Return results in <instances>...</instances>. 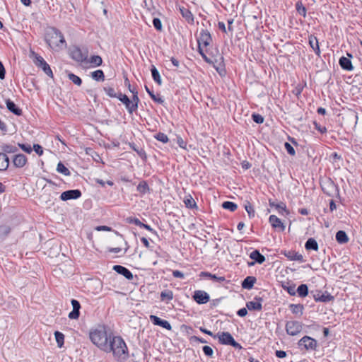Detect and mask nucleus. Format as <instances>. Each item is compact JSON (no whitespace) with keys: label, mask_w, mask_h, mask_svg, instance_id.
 Listing matches in <instances>:
<instances>
[{"label":"nucleus","mask_w":362,"mask_h":362,"mask_svg":"<svg viewBox=\"0 0 362 362\" xmlns=\"http://www.w3.org/2000/svg\"><path fill=\"white\" fill-rule=\"evenodd\" d=\"M107 350L103 351L112 353L113 356L117 361H124L128 358V350L124 341L120 337L114 336L111 338L108 344Z\"/></svg>","instance_id":"obj_1"},{"label":"nucleus","mask_w":362,"mask_h":362,"mask_svg":"<svg viewBox=\"0 0 362 362\" xmlns=\"http://www.w3.org/2000/svg\"><path fill=\"white\" fill-rule=\"evenodd\" d=\"M113 337L107 332L103 326H98L90 330L89 333V337L92 343L102 351L107 350V344Z\"/></svg>","instance_id":"obj_2"},{"label":"nucleus","mask_w":362,"mask_h":362,"mask_svg":"<svg viewBox=\"0 0 362 362\" xmlns=\"http://www.w3.org/2000/svg\"><path fill=\"white\" fill-rule=\"evenodd\" d=\"M214 337L218 338L220 344H221L230 345L233 347L238 349H242V346L235 341L233 336L229 332H219L216 336H214Z\"/></svg>","instance_id":"obj_3"},{"label":"nucleus","mask_w":362,"mask_h":362,"mask_svg":"<svg viewBox=\"0 0 362 362\" xmlns=\"http://www.w3.org/2000/svg\"><path fill=\"white\" fill-rule=\"evenodd\" d=\"M303 329V324L298 321H288L286 325V330L288 334L296 336Z\"/></svg>","instance_id":"obj_4"},{"label":"nucleus","mask_w":362,"mask_h":362,"mask_svg":"<svg viewBox=\"0 0 362 362\" xmlns=\"http://www.w3.org/2000/svg\"><path fill=\"white\" fill-rule=\"evenodd\" d=\"M298 346L305 350H315L317 346V341L308 336H305L298 341Z\"/></svg>","instance_id":"obj_5"},{"label":"nucleus","mask_w":362,"mask_h":362,"mask_svg":"<svg viewBox=\"0 0 362 362\" xmlns=\"http://www.w3.org/2000/svg\"><path fill=\"white\" fill-rule=\"evenodd\" d=\"M211 36L206 30H202L198 37V45L206 47L211 42Z\"/></svg>","instance_id":"obj_6"},{"label":"nucleus","mask_w":362,"mask_h":362,"mask_svg":"<svg viewBox=\"0 0 362 362\" xmlns=\"http://www.w3.org/2000/svg\"><path fill=\"white\" fill-rule=\"evenodd\" d=\"M35 64L38 67H40L47 75L51 77L53 76L52 71L49 64L44 60L42 57L39 55L35 56Z\"/></svg>","instance_id":"obj_7"},{"label":"nucleus","mask_w":362,"mask_h":362,"mask_svg":"<svg viewBox=\"0 0 362 362\" xmlns=\"http://www.w3.org/2000/svg\"><path fill=\"white\" fill-rule=\"evenodd\" d=\"M81 196V192L78 189L67 190L62 193L60 198L63 201L70 199H76Z\"/></svg>","instance_id":"obj_8"},{"label":"nucleus","mask_w":362,"mask_h":362,"mask_svg":"<svg viewBox=\"0 0 362 362\" xmlns=\"http://www.w3.org/2000/svg\"><path fill=\"white\" fill-rule=\"evenodd\" d=\"M117 98L125 105L126 108L128 110L129 113H132L134 111L136 110V105L135 103H132L131 100L129 98L122 93H119Z\"/></svg>","instance_id":"obj_9"},{"label":"nucleus","mask_w":362,"mask_h":362,"mask_svg":"<svg viewBox=\"0 0 362 362\" xmlns=\"http://www.w3.org/2000/svg\"><path fill=\"white\" fill-rule=\"evenodd\" d=\"M194 300L199 304H204L209 300V296L206 292L203 291H197L193 296Z\"/></svg>","instance_id":"obj_10"},{"label":"nucleus","mask_w":362,"mask_h":362,"mask_svg":"<svg viewBox=\"0 0 362 362\" xmlns=\"http://www.w3.org/2000/svg\"><path fill=\"white\" fill-rule=\"evenodd\" d=\"M71 303L73 307V310L69 313V317L72 320H76L79 317L81 305L79 302L75 299H72Z\"/></svg>","instance_id":"obj_11"},{"label":"nucleus","mask_w":362,"mask_h":362,"mask_svg":"<svg viewBox=\"0 0 362 362\" xmlns=\"http://www.w3.org/2000/svg\"><path fill=\"white\" fill-rule=\"evenodd\" d=\"M150 319L155 325L160 326L168 330H171L172 329L170 324L168 321L161 320L156 315H150Z\"/></svg>","instance_id":"obj_12"},{"label":"nucleus","mask_w":362,"mask_h":362,"mask_svg":"<svg viewBox=\"0 0 362 362\" xmlns=\"http://www.w3.org/2000/svg\"><path fill=\"white\" fill-rule=\"evenodd\" d=\"M269 221L273 228L281 231H284L285 230L284 224L282 223L281 219L275 215H271L269 218Z\"/></svg>","instance_id":"obj_13"},{"label":"nucleus","mask_w":362,"mask_h":362,"mask_svg":"<svg viewBox=\"0 0 362 362\" xmlns=\"http://www.w3.org/2000/svg\"><path fill=\"white\" fill-rule=\"evenodd\" d=\"M246 307L249 310H261L262 308V298L256 297L255 300L247 302Z\"/></svg>","instance_id":"obj_14"},{"label":"nucleus","mask_w":362,"mask_h":362,"mask_svg":"<svg viewBox=\"0 0 362 362\" xmlns=\"http://www.w3.org/2000/svg\"><path fill=\"white\" fill-rule=\"evenodd\" d=\"M113 269L118 274L123 275L126 279L131 280L133 279V274L132 273L125 268L123 266L121 265H115L113 267Z\"/></svg>","instance_id":"obj_15"},{"label":"nucleus","mask_w":362,"mask_h":362,"mask_svg":"<svg viewBox=\"0 0 362 362\" xmlns=\"http://www.w3.org/2000/svg\"><path fill=\"white\" fill-rule=\"evenodd\" d=\"M339 64L341 67L346 71H352L354 69V66H352L351 59L349 58L341 57L339 59Z\"/></svg>","instance_id":"obj_16"},{"label":"nucleus","mask_w":362,"mask_h":362,"mask_svg":"<svg viewBox=\"0 0 362 362\" xmlns=\"http://www.w3.org/2000/svg\"><path fill=\"white\" fill-rule=\"evenodd\" d=\"M6 105L8 110L16 115L20 116L22 115V110L17 107L16 104L11 100H6Z\"/></svg>","instance_id":"obj_17"},{"label":"nucleus","mask_w":362,"mask_h":362,"mask_svg":"<svg viewBox=\"0 0 362 362\" xmlns=\"http://www.w3.org/2000/svg\"><path fill=\"white\" fill-rule=\"evenodd\" d=\"M13 162L16 167L22 168L25 165L27 158L23 154H18L15 156Z\"/></svg>","instance_id":"obj_18"},{"label":"nucleus","mask_w":362,"mask_h":362,"mask_svg":"<svg viewBox=\"0 0 362 362\" xmlns=\"http://www.w3.org/2000/svg\"><path fill=\"white\" fill-rule=\"evenodd\" d=\"M71 56L72 59L78 62H82L86 59V57L82 54L81 49L78 48H74L71 52Z\"/></svg>","instance_id":"obj_19"},{"label":"nucleus","mask_w":362,"mask_h":362,"mask_svg":"<svg viewBox=\"0 0 362 362\" xmlns=\"http://www.w3.org/2000/svg\"><path fill=\"white\" fill-rule=\"evenodd\" d=\"M180 13L183 18L186 19L188 23H192L194 22V17L191 11L184 7L180 8Z\"/></svg>","instance_id":"obj_20"},{"label":"nucleus","mask_w":362,"mask_h":362,"mask_svg":"<svg viewBox=\"0 0 362 362\" xmlns=\"http://www.w3.org/2000/svg\"><path fill=\"white\" fill-rule=\"evenodd\" d=\"M9 165V159L6 154L0 153V170H6Z\"/></svg>","instance_id":"obj_21"},{"label":"nucleus","mask_w":362,"mask_h":362,"mask_svg":"<svg viewBox=\"0 0 362 362\" xmlns=\"http://www.w3.org/2000/svg\"><path fill=\"white\" fill-rule=\"evenodd\" d=\"M250 257L259 264H262L265 261V257L258 250L252 251L250 255Z\"/></svg>","instance_id":"obj_22"},{"label":"nucleus","mask_w":362,"mask_h":362,"mask_svg":"<svg viewBox=\"0 0 362 362\" xmlns=\"http://www.w3.org/2000/svg\"><path fill=\"white\" fill-rule=\"evenodd\" d=\"M255 281L256 279L255 277L247 276L243 280L242 283V287L245 289H251L253 287Z\"/></svg>","instance_id":"obj_23"},{"label":"nucleus","mask_w":362,"mask_h":362,"mask_svg":"<svg viewBox=\"0 0 362 362\" xmlns=\"http://www.w3.org/2000/svg\"><path fill=\"white\" fill-rule=\"evenodd\" d=\"M305 247L306 250H313L315 251L318 250V245L317 241L313 238H309L305 243Z\"/></svg>","instance_id":"obj_24"},{"label":"nucleus","mask_w":362,"mask_h":362,"mask_svg":"<svg viewBox=\"0 0 362 362\" xmlns=\"http://www.w3.org/2000/svg\"><path fill=\"white\" fill-rule=\"evenodd\" d=\"M336 240L339 243H346L349 241L346 233L343 230H339L336 234Z\"/></svg>","instance_id":"obj_25"},{"label":"nucleus","mask_w":362,"mask_h":362,"mask_svg":"<svg viewBox=\"0 0 362 362\" xmlns=\"http://www.w3.org/2000/svg\"><path fill=\"white\" fill-rule=\"evenodd\" d=\"M54 337H55V339H56V341L57 343V346L59 348H62L64 345V335L59 332V331H56L54 332Z\"/></svg>","instance_id":"obj_26"},{"label":"nucleus","mask_w":362,"mask_h":362,"mask_svg":"<svg viewBox=\"0 0 362 362\" xmlns=\"http://www.w3.org/2000/svg\"><path fill=\"white\" fill-rule=\"evenodd\" d=\"M1 150L4 151V153L6 154L16 153L18 151V148L11 144H4L1 146Z\"/></svg>","instance_id":"obj_27"},{"label":"nucleus","mask_w":362,"mask_h":362,"mask_svg":"<svg viewBox=\"0 0 362 362\" xmlns=\"http://www.w3.org/2000/svg\"><path fill=\"white\" fill-rule=\"evenodd\" d=\"M200 276L209 277L210 279H211L213 280L221 281V282L225 280V278L223 276H217L215 274H211L209 272H202L200 273Z\"/></svg>","instance_id":"obj_28"},{"label":"nucleus","mask_w":362,"mask_h":362,"mask_svg":"<svg viewBox=\"0 0 362 362\" xmlns=\"http://www.w3.org/2000/svg\"><path fill=\"white\" fill-rule=\"evenodd\" d=\"M92 78L95 81H103L105 80V76L102 70H96L91 73Z\"/></svg>","instance_id":"obj_29"},{"label":"nucleus","mask_w":362,"mask_h":362,"mask_svg":"<svg viewBox=\"0 0 362 362\" xmlns=\"http://www.w3.org/2000/svg\"><path fill=\"white\" fill-rule=\"evenodd\" d=\"M151 74H152V77H153V80L158 85H161L162 81H161V78H160V74L154 66H153L151 68Z\"/></svg>","instance_id":"obj_30"},{"label":"nucleus","mask_w":362,"mask_h":362,"mask_svg":"<svg viewBox=\"0 0 362 362\" xmlns=\"http://www.w3.org/2000/svg\"><path fill=\"white\" fill-rule=\"evenodd\" d=\"M160 298L162 300H171L173 298V291L170 290H165L160 293Z\"/></svg>","instance_id":"obj_31"},{"label":"nucleus","mask_w":362,"mask_h":362,"mask_svg":"<svg viewBox=\"0 0 362 362\" xmlns=\"http://www.w3.org/2000/svg\"><path fill=\"white\" fill-rule=\"evenodd\" d=\"M269 205L271 206H274L280 214H283V211L286 212L288 214V211L286 210V205L284 203H280V204H275L274 202H272L271 200L269 201Z\"/></svg>","instance_id":"obj_32"},{"label":"nucleus","mask_w":362,"mask_h":362,"mask_svg":"<svg viewBox=\"0 0 362 362\" xmlns=\"http://www.w3.org/2000/svg\"><path fill=\"white\" fill-rule=\"evenodd\" d=\"M298 296L305 297L308 293V288L306 284H301L297 288Z\"/></svg>","instance_id":"obj_33"},{"label":"nucleus","mask_w":362,"mask_h":362,"mask_svg":"<svg viewBox=\"0 0 362 362\" xmlns=\"http://www.w3.org/2000/svg\"><path fill=\"white\" fill-rule=\"evenodd\" d=\"M125 82L128 85L129 90L132 93H134V95H133V98H132V100H131V102L133 104L135 103L136 105V108H137L138 107V103L139 101V97H138V93L136 91H134V90L131 89V86H130V83H129V82L127 78H126Z\"/></svg>","instance_id":"obj_34"},{"label":"nucleus","mask_w":362,"mask_h":362,"mask_svg":"<svg viewBox=\"0 0 362 362\" xmlns=\"http://www.w3.org/2000/svg\"><path fill=\"white\" fill-rule=\"evenodd\" d=\"M137 190L141 194H146L149 191V187L146 182H141L137 186Z\"/></svg>","instance_id":"obj_35"},{"label":"nucleus","mask_w":362,"mask_h":362,"mask_svg":"<svg viewBox=\"0 0 362 362\" xmlns=\"http://www.w3.org/2000/svg\"><path fill=\"white\" fill-rule=\"evenodd\" d=\"M222 206L225 209H228L230 211H234L237 209L238 206L236 204L231 202H224L222 204Z\"/></svg>","instance_id":"obj_36"},{"label":"nucleus","mask_w":362,"mask_h":362,"mask_svg":"<svg viewBox=\"0 0 362 362\" xmlns=\"http://www.w3.org/2000/svg\"><path fill=\"white\" fill-rule=\"evenodd\" d=\"M57 170L58 173H62L64 175H70V171L69 170V169L66 167H65L64 165L61 162L58 163Z\"/></svg>","instance_id":"obj_37"},{"label":"nucleus","mask_w":362,"mask_h":362,"mask_svg":"<svg viewBox=\"0 0 362 362\" xmlns=\"http://www.w3.org/2000/svg\"><path fill=\"white\" fill-rule=\"evenodd\" d=\"M290 308H291V310L292 311L293 313L298 314L300 315H301L303 314V305H301L300 304H298V305L291 304L290 305Z\"/></svg>","instance_id":"obj_38"},{"label":"nucleus","mask_w":362,"mask_h":362,"mask_svg":"<svg viewBox=\"0 0 362 362\" xmlns=\"http://www.w3.org/2000/svg\"><path fill=\"white\" fill-rule=\"evenodd\" d=\"M296 8L298 11V13L303 16V17H305L306 16V8L303 5L302 2L301 1H298L296 4Z\"/></svg>","instance_id":"obj_39"},{"label":"nucleus","mask_w":362,"mask_h":362,"mask_svg":"<svg viewBox=\"0 0 362 362\" xmlns=\"http://www.w3.org/2000/svg\"><path fill=\"white\" fill-rule=\"evenodd\" d=\"M309 43L311 46V47L316 52L317 54L320 53V49H319V45L318 41L316 37H311L309 39Z\"/></svg>","instance_id":"obj_40"},{"label":"nucleus","mask_w":362,"mask_h":362,"mask_svg":"<svg viewBox=\"0 0 362 362\" xmlns=\"http://www.w3.org/2000/svg\"><path fill=\"white\" fill-rule=\"evenodd\" d=\"M154 138L163 144L168 142L169 139L166 134L162 132H159L154 136Z\"/></svg>","instance_id":"obj_41"},{"label":"nucleus","mask_w":362,"mask_h":362,"mask_svg":"<svg viewBox=\"0 0 362 362\" xmlns=\"http://www.w3.org/2000/svg\"><path fill=\"white\" fill-rule=\"evenodd\" d=\"M90 62L91 64H94L95 66H98L101 65L103 60L100 56L95 55V56L91 57V58L90 59Z\"/></svg>","instance_id":"obj_42"},{"label":"nucleus","mask_w":362,"mask_h":362,"mask_svg":"<svg viewBox=\"0 0 362 362\" xmlns=\"http://www.w3.org/2000/svg\"><path fill=\"white\" fill-rule=\"evenodd\" d=\"M68 77L74 84L80 86L82 83L81 79L74 74H69Z\"/></svg>","instance_id":"obj_43"},{"label":"nucleus","mask_w":362,"mask_h":362,"mask_svg":"<svg viewBox=\"0 0 362 362\" xmlns=\"http://www.w3.org/2000/svg\"><path fill=\"white\" fill-rule=\"evenodd\" d=\"M52 39H56V40H59V42L61 43V44H63L65 42V40H64V36L62 35V34L57 31V30H54V33H53V35L52 37Z\"/></svg>","instance_id":"obj_44"},{"label":"nucleus","mask_w":362,"mask_h":362,"mask_svg":"<svg viewBox=\"0 0 362 362\" xmlns=\"http://www.w3.org/2000/svg\"><path fill=\"white\" fill-rule=\"evenodd\" d=\"M245 209L250 217H253L255 216V210H254L252 204L250 202H247L245 205Z\"/></svg>","instance_id":"obj_45"},{"label":"nucleus","mask_w":362,"mask_h":362,"mask_svg":"<svg viewBox=\"0 0 362 362\" xmlns=\"http://www.w3.org/2000/svg\"><path fill=\"white\" fill-rule=\"evenodd\" d=\"M145 89L147 91V93L150 95L151 98L154 100L158 102V103H163V100L161 98H157L150 90L147 86H145Z\"/></svg>","instance_id":"obj_46"},{"label":"nucleus","mask_w":362,"mask_h":362,"mask_svg":"<svg viewBox=\"0 0 362 362\" xmlns=\"http://www.w3.org/2000/svg\"><path fill=\"white\" fill-rule=\"evenodd\" d=\"M153 24L156 30H158L159 31H160L162 30V28H163L162 23L159 18H153Z\"/></svg>","instance_id":"obj_47"},{"label":"nucleus","mask_w":362,"mask_h":362,"mask_svg":"<svg viewBox=\"0 0 362 362\" xmlns=\"http://www.w3.org/2000/svg\"><path fill=\"white\" fill-rule=\"evenodd\" d=\"M104 90H105V93H107V95H109L110 97L117 98V95L113 88L107 87V88H105Z\"/></svg>","instance_id":"obj_48"},{"label":"nucleus","mask_w":362,"mask_h":362,"mask_svg":"<svg viewBox=\"0 0 362 362\" xmlns=\"http://www.w3.org/2000/svg\"><path fill=\"white\" fill-rule=\"evenodd\" d=\"M184 202H185L186 206H187L189 208H193L194 206H196V203L192 197L185 199Z\"/></svg>","instance_id":"obj_49"},{"label":"nucleus","mask_w":362,"mask_h":362,"mask_svg":"<svg viewBox=\"0 0 362 362\" xmlns=\"http://www.w3.org/2000/svg\"><path fill=\"white\" fill-rule=\"evenodd\" d=\"M285 148L286 149L288 154L291 156H294L296 153V151L293 146L288 142H286L284 144Z\"/></svg>","instance_id":"obj_50"},{"label":"nucleus","mask_w":362,"mask_h":362,"mask_svg":"<svg viewBox=\"0 0 362 362\" xmlns=\"http://www.w3.org/2000/svg\"><path fill=\"white\" fill-rule=\"evenodd\" d=\"M252 119L257 124H262L264 122L263 117L258 114L252 115Z\"/></svg>","instance_id":"obj_51"},{"label":"nucleus","mask_w":362,"mask_h":362,"mask_svg":"<svg viewBox=\"0 0 362 362\" xmlns=\"http://www.w3.org/2000/svg\"><path fill=\"white\" fill-rule=\"evenodd\" d=\"M203 351H204V354L208 356H212V355L214 354L213 349L209 346H204L203 347Z\"/></svg>","instance_id":"obj_52"},{"label":"nucleus","mask_w":362,"mask_h":362,"mask_svg":"<svg viewBox=\"0 0 362 362\" xmlns=\"http://www.w3.org/2000/svg\"><path fill=\"white\" fill-rule=\"evenodd\" d=\"M19 147L25 152L30 153L32 152V148L30 145H25L23 144H18Z\"/></svg>","instance_id":"obj_53"},{"label":"nucleus","mask_w":362,"mask_h":362,"mask_svg":"<svg viewBox=\"0 0 362 362\" xmlns=\"http://www.w3.org/2000/svg\"><path fill=\"white\" fill-rule=\"evenodd\" d=\"M291 260H298L300 262L303 261V255L298 253H294L292 256H288Z\"/></svg>","instance_id":"obj_54"},{"label":"nucleus","mask_w":362,"mask_h":362,"mask_svg":"<svg viewBox=\"0 0 362 362\" xmlns=\"http://www.w3.org/2000/svg\"><path fill=\"white\" fill-rule=\"evenodd\" d=\"M33 150L36 152L37 154H38L39 156H41L42 155L43 153V150H42V148L40 145L39 144H34L33 145Z\"/></svg>","instance_id":"obj_55"},{"label":"nucleus","mask_w":362,"mask_h":362,"mask_svg":"<svg viewBox=\"0 0 362 362\" xmlns=\"http://www.w3.org/2000/svg\"><path fill=\"white\" fill-rule=\"evenodd\" d=\"M314 125L315 129H317L320 133L324 134L327 132V128L325 127H322L317 122H314Z\"/></svg>","instance_id":"obj_56"},{"label":"nucleus","mask_w":362,"mask_h":362,"mask_svg":"<svg viewBox=\"0 0 362 362\" xmlns=\"http://www.w3.org/2000/svg\"><path fill=\"white\" fill-rule=\"evenodd\" d=\"M198 48H199V52L200 54L202 56V57L204 59V60L206 62H209V59L207 58V57L204 54V48H205V47L204 46L199 45Z\"/></svg>","instance_id":"obj_57"},{"label":"nucleus","mask_w":362,"mask_h":362,"mask_svg":"<svg viewBox=\"0 0 362 362\" xmlns=\"http://www.w3.org/2000/svg\"><path fill=\"white\" fill-rule=\"evenodd\" d=\"M173 275L174 277L175 278H180V279H183L184 278V274L182 272H181L180 271H178V270H175L173 272Z\"/></svg>","instance_id":"obj_58"},{"label":"nucleus","mask_w":362,"mask_h":362,"mask_svg":"<svg viewBox=\"0 0 362 362\" xmlns=\"http://www.w3.org/2000/svg\"><path fill=\"white\" fill-rule=\"evenodd\" d=\"M247 314V307H246V308H241V309H240V310L238 311V315L240 317H245Z\"/></svg>","instance_id":"obj_59"},{"label":"nucleus","mask_w":362,"mask_h":362,"mask_svg":"<svg viewBox=\"0 0 362 362\" xmlns=\"http://www.w3.org/2000/svg\"><path fill=\"white\" fill-rule=\"evenodd\" d=\"M95 230L98 231H102V230L110 231L112 229H111V228L106 226H97L95 228Z\"/></svg>","instance_id":"obj_60"},{"label":"nucleus","mask_w":362,"mask_h":362,"mask_svg":"<svg viewBox=\"0 0 362 362\" xmlns=\"http://www.w3.org/2000/svg\"><path fill=\"white\" fill-rule=\"evenodd\" d=\"M128 222L133 223L139 226H141V222L138 218H128Z\"/></svg>","instance_id":"obj_61"},{"label":"nucleus","mask_w":362,"mask_h":362,"mask_svg":"<svg viewBox=\"0 0 362 362\" xmlns=\"http://www.w3.org/2000/svg\"><path fill=\"white\" fill-rule=\"evenodd\" d=\"M5 78V69L3 64L0 62V79Z\"/></svg>","instance_id":"obj_62"},{"label":"nucleus","mask_w":362,"mask_h":362,"mask_svg":"<svg viewBox=\"0 0 362 362\" xmlns=\"http://www.w3.org/2000/svg\"><path fill=\"white\" fill-rule=\"evenodd\" d=\"M276 356L278 358H285L286 356V353L284 351H281V350L276 351Z\"/></svg>","instance_id":"obj_63"},{"label":"nucleus","mask_w":362,"mask_h":362,"mask_svg":"<svg viewBox=\"0 0 362 362\" xmlns=\"http://www.w3.org/2000/svg\"><path fill=\"white\" fill-rule=\"evenodd\" d=\"M177 144L180 146V147L182 148H186V144L183 139L180 137L177 138Z\"/></svg>","instance_id":"obj_64"}]
</instances>
